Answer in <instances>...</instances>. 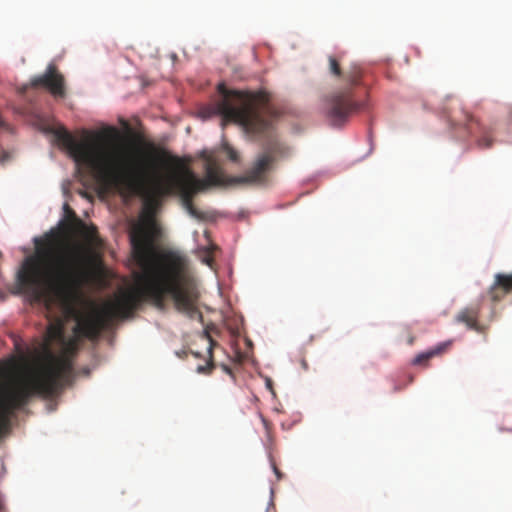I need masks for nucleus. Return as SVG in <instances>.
<instances>
[{
	"instance_id": "obj_25",
	"label": "nucleus",
	"mask_w": 512,
	"mask_h": 512,
	"mask_svg": "<svg viewBox=\"0 0 512 512\" xmlns=\"http://www.w3.org/2000/svg\"><path fill=\"white\" fill-rule=\"evenodd\" d=\"M205 369H206V368H205V367H203V366H199V367H198V371H199V372H203Z\"/></svg>"
},
{
	"instance_id": "obj_8",
	"label": "nucleus",
	"mask_w": 512,
	"mask_h": 512,
	"mask_svg": "<svg viewBox=\"0 0 512 512\" xmlns=\"http://www.w3.org/2000/svg\"><path fill=\"white\" fill-rule=\"evenodd\" d=\"M481 306L479 303L471 304L460 310L455 316L457 323H463L470 330L483 332L484 326L478 322Z\"/></svg>"
},
{
	"instance_id": "obj_9",
	"label": "nucleus",
	"mask_w": 512,
	"mask_h": 512,
	"mask_svg": "<svg viewBox=\"0 0 512 512\" xmlns=\"http://www.w3.org/2000/svg\"><path fill=\"white\" fill-rule=\"evenodd\" d=\"M444 113L452 126L464 125L468 133L472 132L471 125L474 123V119L468 112L462 109L458 100H454L451 107L445 108Z\"/></svg>"
},
{
	"instance_id": "obj_16",
	"label": "nucleus",
	"mask_w": 512,
	"mask_h": 512,
	"mask_svg": "<svg viewBox=\"0 0 512 512\" xmlns=\"http://www.w3.org/2000/svg\"><path fill=\"white\" fill-rule=\"evenodd\" d=\"M63 208H64V211L67 214V216H69L71 218H76L75 212L70 208V206L67 203L64 204Z\"/></svg>"
},
{
	"instance_id": "obj_15",
	"label": "nucleus",
	"mask_w": 512,
	"mask_h": 512,
	"mask_svg": "<svg viewBox=\"0 0 512 512\" xmlns=\"http://www.w3.org/2000/svg\"><path fill=\"white\" fill-rule=\"evenodd\" d=\"M492 143L493 139L488 135H484L478 140V146L482 148H490Z\"/></svg>"
},
{
	"instance_id": "obj_3",
	"label": "nucleus",
	"mask_w": 512,
	"mask_h": 512,
	"mask_svg": "<svg viewBox=\"0 0 512 512\" xmlns=\"http://www.w3.org/2000/svg\"><path fill=\"white\" fill-rule=\"evenodd\" d=\"M90 264V252L51 232L35 240V253L17 273L20 289L35 301H57L71 306Z\"/></svg>"
},
{
	"instance_id": "obj_23",
	"label": "nucleus",
	"mask_w": 512,
	"mask_h": 512,
	"mask_svg": "<svg viewBox=\"0 0 512 512\" xmlns=\"http://www.w3.org/2000/svg\"><path fill=\"white\" fill-rule=\"evenodd\" d=\"M225 371H226V374L233 376L232 369L230 367H228L227 365H226Z\"/></svg>"
},
{
	"instance_id": "obj_18",
	"label": "nucleus",
	"mask_w": 512,
	"mask_h": 512,
	"mask_svg": "<svg viewBox=\"0 0 512 512\" xmlns=\"http://www.w3.org/2000/svg\"><path fill=\"white\" fill-rule=\"evenodd\" d=\"M10 159V154L6 151L2 152L0 154V162L1 163H5L6 161H8Z\"/></svg>"
},
{
	"instance_id": "obj_20",
	"label": "nucleus",
	"mask_w": 512,
	"mask_h": 512,
	"mask_svg": "<svg viewBox=\"0 0 512 512\" xmlns=\"http://www.w3.org/2000/svg\"><path fill=\"white\" fill-rule=\"evenodd\" d=\"M300 365L303 370H305V371L308 370V363L304 358L300 360Z\"/></svg>"
},
{
	"instance_id": "obj_22",
	"label": "nucleus",
	"mask_w": 512,
	"mask_h": 512,
	"mask_svg": "<svg viewBox=\"0 0 512 512\" xmlns=\"http://www.w3.org/2000/svg\"><path fill=\"white\" fill-rule=\"evenodd\" d=\"M414 340H415V337L412 336V335H409V337H408V344L412 345L414 343Z\"/></svg>"
},
{
	"instance_id": "obj_12",
	"label": "nucleus",
	"mask_w": 512,
	"mask_h": 512,
	"mask_svg": "<svg viewBox=\"0 0 512 512\" xmlns=\"http://www.w3.org/2000/svg\"><path fill=\"white\" fill-rule=\"evenodd\" d=\"M448 346H449V343H440L436 347L431 348L428 351H425L423 353L418 354L414 358L413 364L414 365H424V366H426L430 359H432L433 357L439 356L442 353H444L447 350Z\"/></svg>"
},
{
	"instance_id": "obj_19",
	"label": "nucleus",
	"mask_w": 512,
	"mask_h": 512,
	"mask_svg": "<svg viewBox=\"0 0 512 512\" xmlns=\"http://www.w3.org/2000/svg\"><path fill=\"white\" fill-rule=\"evenodd\" d=\"M88 237L91 241H94L96 238V230L95 228H92L88 231Z\"/></svg>"
},
{
	"instance_id": "obj_13",
	"label": "nucleus",
	"mask_w": 512,
	"mask_h": 512,
	"mask_svg": "<svg viewBox=\"0 0 512 512\" xmlns=\"http://www.w3.org/2000/svg\"><path fill=\"white\" fill-rule=\"evenodd\" d=\"M47 337L50 341L61 339L63 337L62 326L59 324L50 325L47 329Z\"/></svg>"
},
{
	"instance_id": "obj_14",
	"label": "nucleus",
	"mask_w": 512,
	"mask_h": 512,
	"mask_svg": "<svg viewBox=\"0 0 512 512\" xmlns=\"http://www.w3.org/2000/svg\"><path fill=\"white\" fill-rule=\"evenodd\" d=\"M226 158L233 162H237L239 160L238 152L228 143H226Z\"/></svg>"
},
{
	"instance_id": "obj_17",
	"label": "nucleus",
	"mask_w": 512,
	"mask_h": 512,
	"mask_svg": "<svg viewBox=\"0 0 512 512\" xmlns=\"http://www.w3.org/2000/svg\"><path fill=\"white\" fill-rule=\"evenodd\" d=\"M272 468H273V471L276 475V478L277 480H281L283 478V474L282 472L278 469V467L276 466L275 462H272Z\"/></svg>"
},
{
	"instance_id": "obj_21",
	"label": "nucleus",
	"mask_w": 512,
	"mask_h": 512,
	"mask_svg": "<svg viewBox=\"0 0 512 512\" xmlns=\"http://www.w3.org/2000/svg\"><path fill=\"white\" fill-rule=\"evenodd\" d=\"M242 341L248 346V349L251 348V342H250V340L248 338L243 337Z\"/></svg>"
},
{
	"instance_id": "obj_1",
	"label": "nucleus",
	"mask_w": 512,
	"mask_h": 512,
	"mask_svg": "<svg viewBox=\"0 0 512 512\" xmlns=\"http://www.w3.org/2000/svg\"><path fill=\"white\" fill-rule=\"evenodd\" d=\"M118 132L110 127L104 130H83L80 140L68 131L61 130L57 138L69 151L75 162L84 166L101 184L116 187L145 197V206L152 208L158 199L179 195L185 210L194 218L202 219L193 203L194 196L209 186L224 183L219 155L202 151L205 178L200 179L183 159L171 156L163 164L171 167L165 176L160 175L155 162L145 152L117 143Z\"/></svg>"
},
{
	"instance_id": "obj_24",
	"label": "nucleus",
	"mask_w": 512,
	"mask_h": 512,
	"mask_svg": "<svg viewBox=\"0 0 512 512\" xmlns=\"http://www.w3.org/2000/svg\"><path fill=\"white\" fill-rule=\"evenodd\" d=\"M262 422H263L265 428L268 429V427H269L268 421L265 418H262Z\"/></svg>"
},
{
	"instance_id": "obj_10",
	"label": "nucleus",
	"mask_w": 512,
	"mask_h": 512,
	"mask_svg": "<svg viewBox=\"0 0 512 512\" xmlns=\"http://www.w3.org/2000/svg\"><path fill=\"white\" fill-rule=\"evenodd\" d=\"M217 90L220 98L217 101L202 107L199 110V115L203 119H208L214 116L218 117L220 126L224 128V81H220L217 84Z\"/></svg>"
},
{
	"instance_id": "obj_2",
	"label": "nucleus",
	"mask_w": 512,
	"mask_h": 512,
	"mask_svg": "<svg viewBox=\"0 0 512 512\" xmlns=\"http://www.w3.org/2000/svg\"><path fill=\"white\" fill-rule=\"evenodd\" d=\"M161 230L152 217L142 220L130 232L135 261L141 268L136 286L123 291L114 302L105 304L77 322L79 332L89 339H97L115 319L129 317L144 301L164 309L167 297L175 308L190 319L203 321L198 309L199 291L189 260L179 250L157 244Z\"/></svg>"
},
{
	"instance_id": "obj_5",
	"label": "nucleus",
	"mask_w": 512,
	"mask_h": 512,
	"mask_svg": "<svg viewBox=\"0 0 512 512\" xmlns=\"http://www.w3.org/2000/svg\"><path fill=\"white\" fill-rule=\"evenodd\" d=\"M328 61L330 73L342 77L344 86L325 97L322 111L332 126H341L363 107L356 98V89L362 84V70L358 65H351L342 73L340 64L334 56H329Z\"/></svg>"
},
{
	"instance_id": "obj_6",
	"label": "nucleus",
	"mask_w": 512,
	"mask_h": 512,
	"mask_svg": "<svg viewBox=\"0 0 512 512\" xmlns=\"http://www.w3.org/2000/svg\"><path fill=\"white\" fill-rule=\"evenodd\" d=\"M32 87H44L55 97H64V77L54 64H49L46 71L31 80Z\"/></svg>"
},
{
	"instance_id": "obj_11",
	"label": "nucleus",
	"mask_w": 512,
	"mask_h": 512,
	"mask_svg": "<svg viewBox=\"0 0 512 512\" xmlns=\"http://www.w3.org/2000/svg\"><path fill=\"white\" fill-rule=\"evenodd\" d=\"M510 292H512V273H497L495 275L494 283L488 291V295L491 300L493 302H498Z\"/></svg>"
},
{
	"instance_id": "obj_4",
	"label": "nucleus",
	"mask_w": 512,
	"mask_h": 512,
	"mask_svg": "<svg viewBox=\"0 0 512 512\" xmlns=\"http://www.w3.org/2000/svg\"><path fill=\"white\" fill-rule=\"evenodd\" d=\"M232 94L233 91L226 87V123L234 120L246 132L259 136L267 135L270 139L264 151L245 175L238 177L226 175V188L235 184H263L277 157L286 153V147L270 136L273 121L279 117V112L270 104L269 95L264 91L240 94L237 106L230 103Z\"/></svg>"
},
{
	"instance_id": "obj_7",
	"label": "nucleus",
	"mask_w": 512,
	"mask_h": 512,
	"mask_svg": "<svg viewBox=\"0 0 512 512\" xmlns=\"http://www.w3.org/2000/svg\"><path fill=\"white\" fill-rule=\"evenodd\" d=\"M228 311L226 310V330H229L233 340L231 342L232 356H229L231 361L235 364H241L248 358V351H241L239 341L242 338L243 319L238 317L233 320V323L228 322Z\"/></svg>"
}]
</instances>
